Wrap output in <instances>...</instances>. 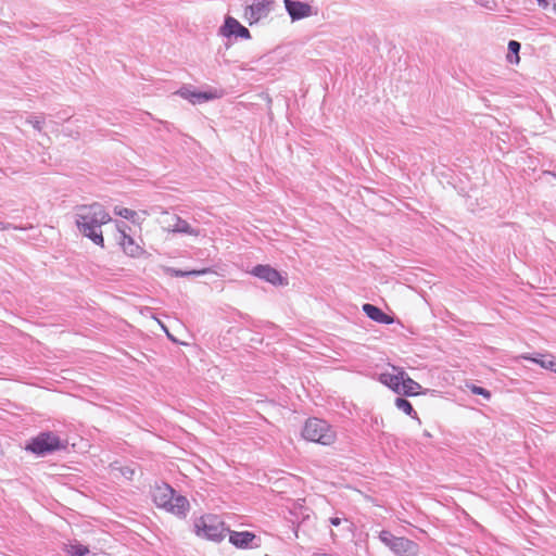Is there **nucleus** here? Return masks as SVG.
<instances>
[{
    "label": "nucleus",
    "instance_id": "obj_25",
    "mask_svg": "<svg viewBox=\"0 0 556 556\" xmlns=\"http://www.w3.org/2000/svg\"><path fill=\"white\" fill-rule=\"evenodd\" d=\"M114 213L125 219H132L136 212L126 207H115Z\"/></svg>",
    "mask_w": 556,
    "mask_h": 556
},
{
    "label": "nucleus",
    "instance_id": "obj_24",
    "mask_svg": "<svg viewBox=\"0 0 556 556\" xmlns=\"http://www.w3.org/2000/svg\"><path fill=\"white\" fill-rule=\"evenodd\" d=\"M468 388L472 394L482 395L486 400L491 397V392L482 387L470 384Z\"/></svg>",
    "mask_w": 556,
    "mask_h": 556
},
{
    "label": "nucleus",
    "instance_id": "obj_3",
    "mask_svg": "<svg viewBox=\"0 0 556 556\" xmlns=\"http://www.w3.org/2000/svg\"><path fill=\"white\" fill-rule=\"evenodd\" d=\"M302 435L305 440L321 445L332 444L337 437L332 427L319 418H308L303 427Z\"/></svg>",
    "mask_w": 556,
    "mask_h": 556
},
{
    "label": "nucleus",
    "instance_id": "obj_2",
    "mask_svg": "<svg viewBox=\"0 0 556 556\" xmlns=\"http://www.w3.org/2000/svg\"><path fill=\"white\" fill-rule=\"evenodd\" d=\"M152 497L155 505L166 511L186 518L190 503L184 495L177 494L168 483L156 484L152 491Z\"/></svg>",
    "mask_w": 556,
    "mask_h": 556
},
{
    "label": "nucleus",
    "instance_id": "obj_28",
    "mask_svg": "<svg viewBox=\"0 0 556 556\" xmlns=\"http://www.w3.org/2000/svg\"><path fill=\"white\" fill-rule=\"evenodd\" d=\"M330 523L334 527H338L341 523V519L339 517L330 518Z\"/></svg>",
    "mask_w": 556,
    "mask_h": 556
},
{
    "label": "nucleus",
    "instance_id": "obj_21",
    "mask_svg": "<svg viewBox=\"0 0 556 556\" xmlns=\"http://www.w3.org/2000/svg\"><path fill=\"white\" fill-rule=\"evenodd\" d=\"M172 273L176 277H188V276H202L207 273H211L210 268H203L199 270H180V269H172Z\"/></svg>",
    "mask_w": 556,
    "mask_h": 556
},
{
    "label": "nucleus",
    "instance_id": "obj_1",
    "mask_svg": "<svg viewBox=\"0 0 556 556\" xmlns=\"http://www.w3.org/2000/svg\"><path fill=\"white\" fill-rule=\"evenodd\" d=\"M111 220L110 214L101 203L77 205L75 208V224L79 232L101 248L104 247L101 227Z\"/></svg>",
    "mask_w": 556,
    "mask_h": 556
},
{
    "label": "nucleus",
    "instance_id": "obj_4",
    "mask_svg": "<svg viewBox=\"0 0 556 556\" xmlns=\"http://www.w3.org/2000/svg\"><path fill=\"white\" fill-rule=\"evenodd\" d=\"M66 446L67 441L61 440L56 433L43 431L28 442L26 450L37 456H45L55 451L65 450Z\"/></svg>",
    "mask_w": 556,
    "mask_h": 556
},
{
    "label": "nucleus",
    "instance_id": "obj_9",
    "mask_svg": "<svg viewBox=\"0 0 556 556\" xmlns=\"http://www.w3.org/2000/svg\"><path fill=\"white\" fill-rule=\"evenodd\" d=\"M116 226H117V230L119 232V244H121L123 251L131 257L139 256L143 251L135 242L132 237H130L129 235L126 233V228H128V226L123 222H117Z\"/></svg>",
    "mask_w": 556,
    "mask_h": 556
},
{
    "label": "nucleus",
    "instance_id": "obj_18",
    "mask_svg": "<svg viewBox=\"0 0 556 556\" xmlns=\"http://www.w3.org/2000/svg\"><path fill=\"white\" fill-rule=\"evenodd\" d=\"M525 359L531 361L538 365H540L542 368L548 369L553 372H556V359L553 355L549 354H536L535 356H522Z\"/></svg>",
    "mask_w": 556,
    "mask_h": 556
},
{
    "label": "nucleus",
    "instance_id": "obj_15",
    "mask_svg": "<svg viewBox=\"0 0 556 556\" xmlns=\"http://www.w3.org/2000/svg\"><path fill=\"white\" fill-rule=\"evenodd\" d=\"M169 231L194 237H198L201 233L200 229L191 227L187 220L177 215L174 216V224L170 225Z\"/></svg>",
    "mask_w": 556,
    "mask_h": 556
},
{
    "label": "nucleus",
    "instance_id": "obj_11",
    "mask_svg": "<svg viewBox=\"0 0 556 556\" xmlns=\"http://www.w3.org/2000/svg\"><path fill=\"white\" fill-rule=\"evenodd\" d=\"M178 93L184 98L189 100L192 104L203 103L210 100L217 98L216 92H202L190 90L189 88H181Z\"/></svg>",
    "mask_w": 556,
    "mask_h": 556
},
{
    "label": "nucleus",
    "instance_id": "obj_19",
    "mask_svg": "<svg viewBox=\"0 0 556 556\" xmlns=\"http://www.w3.org/2000/svg\"><path fill=\"white\" fill-rule=\"evenodd\" d=\"M520 48H521V45L520 42L516 41V40H510L508 42V55H507V60L509 63L514 64V63H519V51H520Z\"/></svg>",
    "mask_w": 556,
    "mask_h": 556
},
{
    "label": "nucleus",
    "instance_id": "obj_14",
    "mask_svg": "<svg viewBox=\"0 0 556 556\" xmlns=\"http://www.w3.org/2000/svg\"><path fill=\"white\" fill-rule=\"evenodd\" d=\"M271 2L261 1L253 3L249 7L251 24L256 23L262 18H265L270 12Z\"/></svg>",
    "mask_w": 556,
    "mask_h": 556
},
{
    "label": "nucleus",
    "instance_id": "obj_26",
    "mask_svg": "<svg viewBox=\"0 0 556 556\" xmlns=\"http://www.w3.org/2000/svg\"><path fill=\"white\" fill-rule=\"evenodd\" d=\"M538 4L542 9H547L549 2L553 3V12L556 14V0H536Z\"/></svg>",
    "mask_w": 556,
    "mask_h": 556
},
{
    "label": "nucleus",
    "instance_id": "obj_20",
    "mask_svg": "<svg viewBox=\"0 0 556 556\" xmlns=\"http://www.w3.org/2000/svg\"><path fill=\"white\" fill-rule=\"evenodd\" d=\"M395 406L403 410L406 415L410 416L412 418H417V413L413 408L412 403L404 399V397H396L395 399Z\"/></svg>",
    "mask_w": 556,
    "mask_h": 556
},
{
    "label": "nucleus",
    "instance_id": "obj_12",
    "mask_svg": "<svg viewBox=\"0 0 556 556\" xmlns=\"http://www.w3.org/2000/svg\"><path fill=\"white\" fill-rule=\"evenodd\" d=\"M229 532V542L239 548H249L252 546L253 541L255 540V534L250 531H230Z\"/></svg>",
    "mask_w": 556,
    "mask_h": 556
},
{
    "label": "nucleus",
    "instance_id": "obj_10",
    "mask_svg": "<svg viewBox=\"0 0 556 556\" xmlns=\"http://www.w3.org/2000/svg\"><path fill=\"white\" fill-rule=\"evenodd\" d=\"M251 274L274 286L282 285V277L280 273L269 265H256L251 270Z\"/></svg>",
    "mask_w": 556,
    "mask_h": 556
},
{
    "label": "nucleus",
    "instance_id": "obj_5",
    "mask_svg": "<svg viewBox=\"0 0 556 556\" xmlns=\"http://www.w3.org/2000/svg\"><path fill=\"white\" fill-rule=\"evenodd\" d=\"M194 529L198 536L215 542L223 541L228 532L224 522L215 515H205L195 520Z\"/></svg>",
    "mask_w": 556,
    "mask_h": 556
},
{
    "label": "nucleus",
    "instance_id": "obj_7",
    "mask_svg": "<svg viewBox=\"0 0 556 556\" xmlns=\"http://www.w3.org/2000/svg\"><path fill=\"white\" fill-rule=\"evenodd\" d=\"M285 8L292 22L300 21L302 18L317 14V10H314L307 2L296 0H283Z\"/></svg>",
    "mask_w": 556,
    "mask_h": 556
},
{
    "label": "nucleus",
    "instance_id": "obj_17",
    "mask_svg": "<svg viewBox=\"0 0 556 556\" xmlns=\"http://www.w3.org/2000/svg\"><path fill=\"white\" fill-rule=\"evenodd\" d=\"M401 387L399 390V394H403L406 396H415L419 393V390L421 389V386L413 380L407 372L405 371V375L403 377V380L401 381Z\"/></svg>",
    "mask_w": 556,
    "mask_h": 556
},
{
    "label": "nucleus",
    "instance_id": "obj_8",
    "mask_svg": "<svg viewBox=\"0 0 556 556\" xmlns=\"http://www.w3.org/2000/svg\"><path fill=\"white\" fill-rule=\"evenodd\" d=\"M219 34L224 37L230 38H241V39H250L251 34L250 30L241 25L235 17L227 16L225 18L224 25L219 28Z\"/></svg>",
    "mask_w": 556,
    "mask_h": 556
},
{
    "label": "nucleus",
    "instance_id": "obj_23",
    "mask_svg": "<svg viewBox=\"0 0 556 556\" xmlns=\"http://www.w3.org/2000/svg\"><path fill=\"white\" fill-rule=\"evenodd\" d=\"M92 554L88 547L83 545H73L71 547V556H91Z\"/></svg>",
    "mask_w": 556,
    "mask_h": 556
},
{
    "label": "nucleus",
    "instance_id": "obj_13",
    "mask_svg": "<svg viewBox=\"0 0 556 556\" xmlns=\"http://www.w3.org/2000/svg\"><path fill=\"white\" fill-rule=\"evenodd\" d=\"M363 312L366 314L368 318L371 320L383 324V325H390L393 323V317L382 312L378 306L366 303L363 305Z\"/></svg>",
    "mask_w": 556,
    "mask_h": 556
},
{
    "label": "nucleus",
    "instance_id": "obj_22",
    "mask_svg": "<svg viewBox=\"0 0 556 556\" xmlns=\"http://www.w3.org/2000/svg\"><path fill=\"white\" fill-rule=\"evenodd\" d=\"M26 123L30 124L36 130L41 131L43 124H45V117L43 116H29L26 119Z\"/></svg>",
    "mask_w": 556,
    "mask_h": 556
},
{
    "label": "nucleus",
    "instance_id": "obj_27",
    "mask_svg": "<svg viewBox=\"0 0 556 556\" xmlns=\"http://www.w3.org/2000/svg\"><path fill=\"white\" fill-rule=\"evenodd\" d=\"M121 472L122 475L126 478V479H132L134 475H135V470L130 467H123L121 469Z\"/></svg>",
    "mask_w": 556,
    "mask_h": 556
},
{
    "label": "nucleus",
    "instance_id": "obj_16",
    "mask_svg": "<svg viewBox=\"0 0 556 556\" xmlns=\"http://www.w3.org/2000/svg\"><path fill=\"white\" fill-rule=\"evenodd\" d=\"M393 369L396 371L395 374H382L380 380L399 394L400 383L403 380L405 370L397 367H393Z\"/></svg>",
    "mask_w": 556,
    "mask_h": 556
},
{
    "label": "nucleus",
    "instance_id": "obj_6",
    "mask_svg": "<svg viewBox=\"0 0 556 556\" xmlns=\"http://www.w3.org/2000/svg\"><path fill=\"white\" fill-rule=\"evenodd\" d=\"M379 540L400 556H416L419 551L416 542L404 536H395L388 530L380 531Z\"/></svg>",
    "mask_w": 556,
    "mask_h": 556
}]
</instances>
